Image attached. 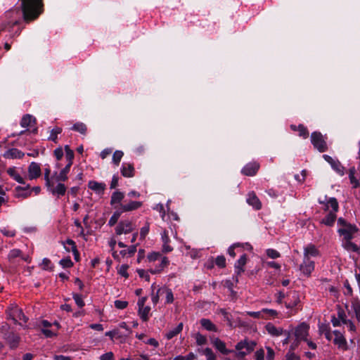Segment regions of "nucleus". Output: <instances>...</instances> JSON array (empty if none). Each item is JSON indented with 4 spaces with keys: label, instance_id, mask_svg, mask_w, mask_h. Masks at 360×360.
Wrapping results in <instances>:
<instances>
[{
    "label": "nucleus",
    "instance_id": "f257e3e1",
    "mask_svg": "<svg viewBox=\"0 0 360 360\" xmlns=\"http://www.w3.org/2000/svg\"><path fill=\"white\" fill-rule=\"evenodd\" d=\"M22 15L25 21L36 19L41 13L42 0H21Z\"/></svg>",
    "mask_w": 360,
    "mask_h": 360
},
{
    "label": "nucleus",
    "instance_id": "f03ea898",
    "mask_svg": "<svg viewBox=\"0 0 360 360\" xmlns=\"http://www.w3.org/2000/svg\"><path fill=\"white\" fill-rule=\"evenodd\" d=\"M255 345L256 344L253 341H240L236 345V349L237 350V352H234L236 356L238 358H243L248 353L254 350ZM232 352H233V351Z\"/></svg>",
    "mask_w": 360,
    "mask_h": 360
},
{
    "label": "nucleus",
    "instance_id": "7ed1b4c3",
    "mask_svg": "<svg viewBox=\"0 0 360 360\" xmlns=\"http://www.w3.org/2000/svg\"><path fill=\"white\" fill-rule=\"evenodd\" d=\"M7 314L8 318L13 320L15 323L18 322V320L22 321L24 323L28 321V318L17 305L9 307L7 310Z\"/></svg>",
    "mask_w": 360,
    "mask_h": 360
},
{
    "label": "nucleus",
    "instance_id": "20e7f679",
    "mask_svg": "<svg viewBox=\"0 0 360 360\" xmlns=\"http://www.w3.org/2000/svg\"><path fill=\"white\" fill-rule=\"evenodd\" d=\"M311 141L314 148L319 152L323 153L327 150V144L320 132H313L311 135Z\"/></svg>",
    "mask_w": 360,
    "mask_h": 360
},
{
    "label": "nucleus",
    "instance_id": "39448f33",
    "mask_svg": "<svg viewBox=\"0 0 360 360\" xmlns=\"http://www.w3.org/2000/svg\"><path fill=\"white\" fill-rule=\"evenodd\" d=\"M323 158L339 175L345 174V167L338 160L334 159L328 155H323Z\"/></svg>",
    "mask_w": 360,
    "mask_h": 360
},
{
    "label": "nucleus",
    "instance_id": "423d86ee",
    "mask_svg": "<svg viewBox=\"0 0 360 360\" xmlns=\"http://www.w3.org/2000/svg\"><path fill=\"white\" fill-rule=\"evenodd\" d=\"M309 326L305 323H302L295 328V337L297 340L300 341H307V336L308 335Z\"/></svg>",
    "mask_w": 360,
    "mask_h": 360
},
{
    "label": "nucleus",
    "instance_id": "0eeeda50",
    "mask_svg": "<svg viewBox=\"0 0 360 360\" xmlns=\"http://www.w3.org/2000/svg\"><path fill=\"white\" fill-rule=\"evenodd\" d=\"M358 231L357 227L353 224L347 225L345 227H340L338 233L343 236V240L352 239L354 234Z\"/></svg>",
    "mask_w": 360,
    "mask_h": 360
},
{
    "label": "nucleus",
    "instance_id": "6e6552de",
    "mask_svg": "<svg viewBox=\"0 0 360 360\" xmlns=\"http://www.w3.org/2000/svg\"><path fill=\"white\" fill-rule=\"evenodd\" d=\"M300 269L304 276H309L314 270V262L310 258L304 257L303 262L300 264Z\"/></svg>",
    "mask_w": 360,
    "mask_h": 360
},
{
    "label": "nucleus",
    "instance_id": "1a4fd4ad",
    "mask_svg": "<svg viewBox=\"0 0 360 360\" xmlns=\"http://www.w3.org/2000/svg\"><path fill=\"white\" fill-rule=\"evenodd\" d=\"M133 225L129 221H120L115 228V233L117 235L127 234L133 231Z\"/></svg>",
    "mask_w": 360,
    "mask_h": 360
},
{
    "label": "nucleus",
    "instance_id": "9d476101",
    "mask_svg": "<svg viewBox=\"0 0 360 360\" xmlns=\"http://www.w3.org/2000/svg\"><path fill=\"white\" fill-rule=\"evenodd\" d=\"M28 178L30 180L36 179L41 175V167L39 164L32 162L28 166Z\"/></svg>",
    "mask_w": 360,
    "mask_h": 360
},
{
    "label": "nucleus",
    "instance_id": "9b49d317",
    "mask_svg": "<svg viewBox=\"0 0 360 360\" xmlns=\"http://www.w3.org/2000/svg\"><path fill=\"white\" fill-rule=\"evenodd\" d=\"M333 333L335 335V338L333 340L334 344L337 345L340 349L347 350V343L342 333H341L340 330H335L333 332Z\"/></svg>",
    "mask_w": 360,
    "mask_h": 360
},
{
    "label": "nucleus",
    "instance_id": "f8f14e48",
    "mask_svg": "<svg viewBox=\"0 0 360 360\" xmlns=\"http://www.w3.org/2000/svg\"><path fill=\"white\" fill-rule=\"evenodd\" d=\"M326 202L319 200V202L321 204H325L326 210H329V212H334L336 213L338 211L339 205L336 198H329L327 199V197H325Z\"/></svg>",
    "mask_w": 360,
    "mask_h": 360
},
{
    "label": "nucleus",
    "instance_id": "ddd939ff",
    "mask_svg": "<svg viewBox=\"0 0 360 360\" xmlns=\"http://www.w3.org/2000/svg\"><path fill=\"white\" fill-rule=\"evenodd\" d=\"M159 262V264H154L150 266V273L155 274L161 272L169 263L167 257H163Z\"/></svg>",
    "mask_w": 360,
    "mask_h": 360
},
{
    "label": "nucleus",
    "instance_id": "4468645a",
    "mask_svg": "<svg viewBox=\"0 0 360 360\" xmlns=\"http://www.w3.org/2000/svg\"><path fill=\"white\" fill-rule=\"evenodd\" d=\"M88 187L98 195H102L104 193L106 185L103 182H98L96 181H89Z\"/></svg>",
    "mask_w": 360,
    "mask_h": 360
},
{
    "label": "nucleus",
    "instance_id": "2eb2a0df",
    "mask_svg": "<svg viewBox=\"0 0 360 360\" xmlns=\"http://www.w3.org/2000/svg\"><path fill=\"white\" fill-rule=\"evenodd\" d=\"M259 168V165L257 162H250L243 169L241 172L246 176H254Z\"/></svg>",
    "mask_w": 360,
    "mask_h": 360
},
{
    "label": "nucleus",
    "instance_id": "dca6fc26",
    "mask_svg": "<svg viewBox=\"0 0 360 360\" xmlns=\"http://www.w3.org/2000/svg\"><path fill=\"white\" fill-rule=\"evenodd\" d=\"M265 329L268 332L269 335H271L273 337H278L283 334L285 330L280 327H276L273 323H268L265 326Z\"/></svg>",
    "mask_w": 360,
    "mask_h": 360
},
{
    "label": "nucleus",
    "instance_id": "f3484780",
    "mask_svg": "<svg viewBox=\"0 0 360 360\" xmlns=\"http://www.w3.org/2000/svg\"><path fill=\"white\" fill-rule=\"evenodd\" d=\"M212 343L215 347V348L221 352L223 354H228L233 351L229 350L226 348L225 343L221 341L218 338H214L212 339Z\"/></svg>",
    "mask_w": 360,
    "mask_h": 360
},
{
    "label": "nucleus",
    "instance_id": "a211bd4d",
    "mask_svg": "<svg viewBox=\"0 0 360 360\" xmlns=\"http://www.w3.org/2000/svg\"><path fill=\"white\" fill-rule=\"evenodd\" d=\"M247 202L252 206L255 210H260L262 204L259 198L257 197L255 193L252 192L248 193L247 198Z\"/></svg>",
    "mask_w": 360,
    "mask_h": 360
},
{
    "label": "nucleus",
    "instance_id": "6ab92c4d",
    "mask_svg": "<svg viewBox=\"0 0 360 360\" xmlns=\"http://www.w3.org/2000/svg\"><path fill=\"white\" fill-rule=\"evenodd\" d=\"M319 252L315 245L309 244L304 248V257L310 258L319 256Z\"/></svg>",
    "mask_w": 360,
    "mask_h": 360
},
{
    "label": "nucleus",
    "instance_id": "aec40b11",
    "mask_svg": "<svg viewBox=\"0 0 360 360\" xmlns=\"http://www.w3.org/2000/svg\"><path fill=\"white\" fill-rule=\"evenodd\" d=\"M70 164H67L59 174L55 173L54 176L57 182L65 181L68 179V174L70 172Z\"/></svg>",
    "mask_w": 360,
    "mask_h": 360
},
{
    "label": "nucleus",
    "instance_id": "412c9836",
    "mask_svg": "<svg viewBox=\"0 0 360 360\" xmlns=\"http://www.w3.org/2000/svg\"><path fill=\"white\" fill-rule=\"evenodd\" d=\"M161 238H162V241L163 243L162 252H165V253L172 252L173 250V248L170 245H169V243L170 240H169V237L168 235V232L166 230H165L161 233Z\"/></svg>",
    "mask_w": 360,
    "mask_h": 360
},
{
    "label": "nucleus",
    "instance_id": "4be33fe9",
    "mask_svg": "<svg viewBox=\"0 0 360 360\" xmlns=\"http://www.w3.org/2000/svg\"><path fill=\"white\" fill-rule=\"evenodd\" d=\"M247 262V256L243 254L235 263V272L237 275L241 274L244 271L243 266Z\"/></svg>",
    "mask_w": 360,
    "mask_h": 360
},
{
    "label": "nucleus",
    "instance_id": "5701e85b",
    "mask_svg": "<svg viewBox=\"0 0 360 360\" xmlns=\"http://www.w3.org/2000/svg\"><path fill=\"white\" fill-rule=\"evenodd\" d=\"M4 338L11 348L13 349L18 347L20 341V337L17 334L10 333L9 334L6 335Z\"/></svg>",
    "mask_w": 360,
    "mask_h": 360
},
{
    "label": "nucleus",
    "instance_id": "b1692460",
    "mask_svg": "<svg viewBox=\"0 0 360 360\" xmlns=\"http://www.w3.org/2000/svg\"><path fill=\"white\" fill-rule=\"evenodd\" d=\"M16 196L20 198H26L31 195L32 191L30 189V186L27 185L25 187L17 186L15 188Z\"/></svg>",
    "mask_w": 360,
    "mask_h": 360
},
{
    "label": "nucleus",
    "instance_id": "393cba45",
    "mask_svg": "<svg viewBox=\"0 0 360 360\" xmlns=\"http://www.w3.org/2000/svg\"><path fill=\"white\" fill-rule=\"evenodd\" d=\"M142 203L139 201H131L126 205H120L122 212H129L138 209L141 206Z\"/></svg>",
    "mask_w": 360,
    "mask_h": 360
},
{
    "label": "nucleus",
    "instance_id": "a878e982",
    "mask_svg": "<svg viewBox=\"0 0 360 360\" xmlns=\"http://www.w3.org/2000/svg\"><path fill=\"white\" fill-rule=\"evenodd\" d=\"M65 192L66 186L61 182H58V184L54 188L51 189V193L53 195H57L58 197L64 195Z\"/></svg>",
    "mask_w": 360,
    "mask_h": 360
},
{
    "label": "nucleus",
    "instance_id": "bb28decb",
    "mask_svg": "<svg viewBox=\"0 0 360 360\" xmlns=\"http://www.w3.org/2000/svg\"><path fill=\"white\" fill-rule=\"evenodd\" d=\"M134 167L131 164L123 163L121 167V173L125 177L134 176Z\"/></svg>",
    "mask_w": 360,
    "mask_h": 360
},
{
    "label": "nucleus",
    "instance_id": "cd10ccee",
    "mask_svg": "<svg viewBox=\"0 0 360 360\" xmlns=\"http://www.w3.org/2000/svg\"><path fill=\"white\" fill-rule=\"evenodd\" d=\"M7 173L17 182L25 184L24 179L20 175L15 167H9Z\"/></svg>",
    "mask_w": 360,
    "mask_h": 360
},
{
    "label": "nucleus",
    "instance_id": "c85d7f7f",
    "mask_svg": "<svg viewBox=\"0 0 360 360\" xmlns=\"http://www.w3.org/2000/svg\"><path fill=\"white\" fill-rule=\"evenodd\" d=\"M155 284L153 283L151 286V288H152V292H151V300H152V302L154 304H156L158 302H159V300H160V297L161 296H163V293L160 292V291L162 290V287H160L157 289V291L155 292Z\"/></svg>",
    "mask_w": 360,
    "mask_h": 360
},
{
    "label": "nucleus",
    "instance_id": "c756f323",
    "mask_svg": "<svg viewBox=\"0 0 360 360\" xmlns=\"http://www.w3.org/2000/svg\"><path fill=\"white\" fill-rule=\"evenodd\" d=\"M352 239L342 240V247L347 251L356 252L359 247L351 241Z\"/></svg>",
    "mask_w": 360,
    "mask_h": 360
},
{
    "label": "nucleus",
    "instance_id": "7c9ffc66",
    "mask_svg": "<svg viewBox=\"0 0 360 360\" xmlns=\"http://www.w3.org/2000/svg\"><path fill=\"white\" fill-rule=\"evenodd\" d=\"M335 219L336 213H334V212H329L327 215L321 220V223L326 226H331L334 224Z\"/></svg>",
    "mask_w": 360,
    "mask_h": 360
},
{
    "label": "nucleus",
    "instance_id": "2f4dec72",
    "mask_svg": "<svg viewBox=\"0 0 360 360\" xmlns=\"http://www.w3.org/2000/svg\"><path fill=\"white\" fill-rule=\"evenodd\" d=\"M200 324L205 330L208 331H217V326L210 319H202L200 320Z\"/></svg>",
    "mask_w": 360,
    "mask_h": 360
},
{
    "label": "nucleus",
    "instance_id": "473e14b6",
    "mask_svg": "<svg viewBox=\"0 0 360 360\" xmlns=\"http://www.w3.org/2000/svg\"><path fill=\"white\" fill-rule=\"evenodd\" d=\"M160 292L163 293V295L165 296V303L166 304H170V303L173 302L174 295H173V292L171 289H169L165 286H163V287H162V290Z\"/></svg>",
    "mask_w": 360,
    "mask_h": 360
},
{
    "label": "nucleus",
    "instance_id": "72a5a7b5",
    "mask_svg": "<svg viewBox=\"0 0 360 360\" xmlns=\"http://www.w3.org/2000/svg\"><path fill=\"white\" fill-rule=\"evenodd\" d=\"M35 120H36L33 116L27 114L22 117L20 121V125L22 127H27L29 126H31L32 123H34Z\"/></svg>",
    "mask_w": 360,
    "mask_h": 360
},
{
    "label": "nucleus",
    "instance_id": "f704fd0d",
    "mask_svg": "<svg viewBox=\"0 0 360 360\" xmlns=\"http://www.w3.org/2000/svg\"><path fill=\"white\" fill-rule=\"evenodd\" d=\"M182 329H183V323H180L176 328H174V329L170 330L169 332H167L166 333L165 336L168 340H170V339L173 338L174 336H176V335H178L182 330Z\"/></svg>",
    "mask_w": 360,
    "mask_h": 360
},
{
    "label": "nucleus",
    "instance_id": "c9c22d12",
    "mask_svg": "<svg viewBox=\"0 0 360 360\" xmlns=\"http://www.w3.org/2000/svg\"><path fill=\"white\" fill-rule=\"evenodd\" d=\"M352 309L353 310L355 317L358 322L360 323V301L354 300L352 302Z\"/></svg>",
    "mask_w": 360,
    "mask_h": 360
},
{
    "label": "nucleus",
    "instance_id": "e433bc0d",
    "mask_svg": "<svg viewBox=\"0 0 360 360\" xmlns=\"http://www.w3.org/2000/svg\"><path fill=\"white\" fill-rule=\"evenodd\" d=\"M136 252V245L129 246L127 250H122L120 255L124 257H132Z\"/></svg>",
    "mask_w": 360,
    "mask_h": 360
},
{
    "label": "nucleus",
    "instance_id": "4c0bfd02",
    "mask_svg": "<svg viewBox=\"0 0 360 360\" xmlns=\"http://www.w3.org/2000/svg\"><path fill=\"white\" fill-rule=\"evenodd\" d=\"M124 197V193L120 192L119 191H115L111 196L110 202L112 205L115 203H120Z\"/></svg>",
    "mask_w": 360,
    "mask_h": 360
},
{
    "label": "nucleus",
    "instance_id": "58836bf2",
    "mask_svg": "<svg viewBox=\"0 0 360 360\" xmlns=\"http://www.w3.org/2000/svg\"><path fill=\"white\" fill-rule=\"evenodd\" d=\"M150 311V307H148V306L139 307V314L143 321H146L148 320V314H149Z\"/></svg>",
    "mask_w": 360,
    "mask_h": 360
},
{
    "label": "nucleus",
    "instance_id": "ea45409f",
    "mask_svg": "<svg viewBox=\"0 0 360 360\" xmlns=\"http://www.w3.org/2000/svg\"><path fill=\"white\" fill-rule=\"evenodd\" d=\"M356 169L354 167H352L349 169V178L351 184L353 185L354 188H357L359 186V180L354 176Z\"/></svg>",
    "mask_w": 360,
    "mask_h": 360
},
{
    "label": "nucleus",
    "instance_id": "a19ab883",
    "mask_svg": "<svg viewBox=\"0 0 360 360\" xmlns=\"http://www.w3.org/2000/svg\"><path fill=\"white\" fill-rule=\"evenodd\" d=\"M292 301L285 302V307L288 309H292L296 307L300 302V298L297 292H294L292 295Z\"/></svg>",
    "mask_w": 360,
    "mask_h": 360
},
{
    "label": "nucleus",
    "instance_id": "79ce46f5",
    "mask_svg": "<svg viewBox=\"0 0 360 360\" xmlns=\"http://www.w3.org/2000/svg\"><path fill=\"white\" fill-rule=\"evenodd\" d=\"M163 256L160 252H151L148 255L147 258L150 263H153V264L157 262L160 261Z\"/></svg>",
    "mask_w": 360,
    "mask_h": 360
},
{
    "label": "nucleus",
    "instance_id": "37998d69",
    "mask_svg": "<svg viewBox=\"0 0 360 360\" xmlns=\"http://www.w3.org/2000/svg\"><path fill=\"white\" fill-rule=\"evenodd\" d=\"M72 129L82 134H85L86 132V126L82 122H77L72 126Z\"/></svg>",
    "mask_w": 360,
    "mask_h": 360
},
{
    "label": "nucleus",
    "instance_id": "c03bdc74",
    "mask_svg": "<svg viewBox=\"0 0 360 360\" xmlns=\"http://www.w3.org/2000/svg\"><path fill=\"white\" fill-rule=\"evenodd\" d=\"M319 332H320V333L323 334L328 340H331L332 333L330 332V328L327 326H325V325L321 326L319 327Z\"/></svg>",
    "mask_w": 360,
    "mask_h": 360
},
{
    "label": "nucleus",
    "instance_id": "a18cd8bd",
    "mask_svg": "<svg viewBox=\"0 0 360 360\" xmlns=\"http://www.w3.org/2000/svg\"><path fill=\"white\" fill-rule=\"evenodd\" d=\"M65 151L66 159L68 161V164H70V165L72 166V160L74 159V152L72 150L70 149V148L68 145L65 146Z\"/></svg>",
    "mask_w": 360,
    "mask_h": 360
},
{
    "label": "nucleus",
    "instance_id": "49530a36",
    "mask_svg": "<svg viewBox=\"0 0 360 360\" xmlns=\"http://www.w3.org/2000/svg\"><path fill=\"white\" fill-rule=\"evenodd\" d=\"M62 129L60 127H55L51 131V134L49 137V140L56 142L58 139V134H60Z\"/></svg>",
    "mask_w": 360,
    "mask_h": 360
},
{
    "label": "nucleus",
    "instance_id": "de8ad7c7",
    "mask_svg": "<svg viewBox=\"0 0 360 360\" xmlns=\"http://www.w3.org/2000/svg\"><path fill=\"white\" fill-rule=\"evenodd\" d=\"M121 213H122V211H116L113 213V214L112 215V217H110V219H109V221H108V225L110 226H112L117 222V221L121 215Z\"/></svg>",
    "mask_w": 360,
    "mask_h": 360
},
{
    "label": "nucleus",
    "instance_id": "09e8293b",
    "mask_svg": "<svg viewBox=\"0 0 360 360\" xmlns=\"http://www.w3.org/2000/svg\"><path fill=\"white\" fill-rule=\"evenodd\" d=\"M124 153L121 150H116L112 155V162L116 165H118Z\"/></svg>",
    "mask_w": 360,
    "mask_h": 360
},
{
    "label": "nucleus",
    "instance_id": "8fccbe9b",
    "mask_svg": "<svg viewBox=\"0 0 360 360\" xmlns=\"http://www.w3.org/2000/svg\"><path fill=\"white\" fill-rule=\"evenodd\" d=\"M220 313L222 314L224 319L227 321L229 326L231 327L233 326L231 315L223 309H220Z\"/></svg>",
    "mask_w": 360,
    "mask_h": 360
},
{
    "label": "nucleus",
    "instance_id": "3c124183",
    "mask_svg": "<svg viewBox=\"0 0 360 360\" xmlns=\"http://www.w3.org/2000/svg\"><path fill=\"white\" fill-rule=\"evenodd\" d=\"M8 155L12 158H20L23 156V153L16 148H12L8 151Z\"/></svg>",
    "mask_w": 360,
    "mask_h": 360
},
{
    "label": "nucleus",
    "instance_id": "603ef678",
    "mask_svg": "<svg viewBox=\"0 0 360 360\" xmlns=\"http://www.w3.org/2000/svg\"><path fill=\"white\" fill-rule=\"evenodd\" d=\"M203 354L206 356L207 360H215L216 356L210 348H206L203 351Z\"/></svg>",
    "mask_w": 360,
    "mask_h": 360
},
{
    "label": "nucleus",
    "instance_id": "864d4df0",
    "mask_svg": "<svg viewBox=\"0 0 360 360\" xmlns=\"http://www.w3.org/2000/svg\"><path fill=\"white\" fill-rule=\"evenodd\" d=\"M195 357V355L191 352L187 356H176L174 357V360H193Z\"/></svg>",
    "mask_w": 360,
    "mask_h": 360
},
{
    "label": "nucleus",
    "instance_id": "5fc2aeb1",
    "mask_svg": "<svg viewBox=\"0 0 360 360\" xmlns=\"http://www.w3.org/2000/svg\"><path fill=\"white\" fill-rule=\"evenodd\" d=\"M59 263L64 268H69L73 265V263L70 258H63Z\"/></svg>",
    "mask_w": 360,
    "mask_h": 360
},
{
    "label": "nucleus",
    "instance_id": "6e6d98bb",
    "mask_svg": "<svg viewBox=\"0 0 360 360\" xmlns=\"http://www.w3.org/2000/svg\"><path fill=\"white\" fill-rule=\"evenodd\" d=\"M300 356L294 352L288 351L285 354V360H300Z\"/></svg>",
    "mask_w": 360,
    "mask_h": 360
},
{
    "label": "nucleus",
    "instance_id": "4d7b16f0",
    "mask_svg": "<svg viewBox=\"0 0 360 360\" xmlns=\"http://www.w3.org/2000/svg\"><path fill=\"white\" fill-rule=\"evenodd\" d=\"M195 340H196V343L198 345H205L207 342V338L205 336L200 334V333H198L196 335V337H195Z\"/></svg>",
    "mask_w": 360,
    "mask_h": 360
},
{
    "label": "nucleus",
    "instance_id": "13d9d810",
    "mask_svg": "<svg viewBox=\"0 0 360 360\" xmlns=\"http://www.w3.org/2000/svg\"><path fill=\"white\" fill-rule=\"evenodd\" d=\"M266 255L272 259H276L280 257V253L274 249H268L266 250Z\"/></svg>",
    "mask_w": 360,
    "mask_h": 360
},
{
    "label": "nucleus",
    "instance_id": "bf43d9fd",
    "mask_svg": "<svg viewBox=\"0 0 360 360\" xmlns=\"http://www.w3.org/2000/svg\"><path fill=\"white\" fill-rule=\"evenodd\" d=\"M73 298L75 301V303L77 304V305L79 307H82L84 306V302L82 300V297L80 295H78V294H75L73 295Z\"/></svg>",
    "mask_w": 360,
    "mask_h": 360
},
{
    "label": "nucleus",
    "instance_id": "052dcab7",
    "mask_svg": "<svg viewBox=\"0 0 360 360\" xmlns=\"http://www.w3.org/2000/svg\"><path fill=\"white\" fill-rule=\"evenodd\" d=\"M115 307L119 309H124L127 307L128 302L122 300H115Z\"/></svg>",
    "mask_w": 360,
    "mask_h": 360
},
{
    "label": "nucleus",
    "instance_id": "680f3d73",
    "mask_svg": "<svg viewBox=\"0 0 360 360\" xmlns=\"http://www.w3.org/2000/svg\"><path fill=\"white\" fill-rule=\"evenodd\" d=\"M215 263L219 267H224L226 266V259L224 256H218L215 259Z\"/></svg>",
    "mask_w": 360,
    "mask_h": 360
},
{
    "label": "nucleus",
    "instance_id": "e2e57ef3",
    "mask_svg": "<svg viewBox=\"0 0 360 360\" xmlns=\"http://www.w3.org/2000/svg\"><path fill=\"white\" fill-rule=\"evenodd\" d=\"M127 269H128L127 265H126V264L122 265L118 269V274L123 277L127 278L128 277Z\"/></svg>",
    "mask_w": 360,
    "mask_h": 360
},
{
    "label": "nucleus",
    "instance_id": "0e129e2a",
    "mask_svg": "<svg viewBox=\"0 0 360 360\" xmlns=\"http://www.w3.org/2000/svg\"><path fill=\"white\" fill-rule=\"evenodd\" d=\"M247 314L255 319H259V318H264L263 316V311L262 309L259 311H248Z\"/></svg>",
    "mask_w": 360,
    "mask_h": 360
},
{
    "label": "nucleus",
    "instance_id": "69168bd1",
    "mask_svg": "<svg viewBox=\"0 0 360 360\" xmlns=\"http://www.w3.org/2000/svg\"><path fill=\"white\" fill-rule=\"evenodd\" d=\"M297 130L299 131V135L300 136H303L304 138H307L308 136V131L306 127L303 125H299L297 127Z\"/></svg>",
    "mask_w": 360,
    "mask_h": 360
},
{
    "label": "nucleus",
    "instance_id": "338daca9",
    "mask_svg": "<svg viewBox=\"0 0 360 360\" xmlns=\"http://www.w3.org/2000/svg\"><path fill=\"white\" fill-rule=\"evenodd\" d=\"M41 333L46 337V338H52L56 335V333L54 332L52 330H49L48 328H42Z\"/></svg>",
    "mask_w": 360,
    "mask_h": 360
},
{
    "label": "nucleus",
    "instance_id": "774afa93",
    "mask_svg": "<svg viewBox=\"0 0 360 360\" xmlns=\"http://www.w3.org/2000/svg\"><path fill=\"white\" fill-rule=\"evenodd\" d=\"M100 359L101 360H113L114 354L112 352L105 353L100 356Z\"/></svg>",
    "mask_w": 360,
    "mask_h": 360
}]
</instances>
